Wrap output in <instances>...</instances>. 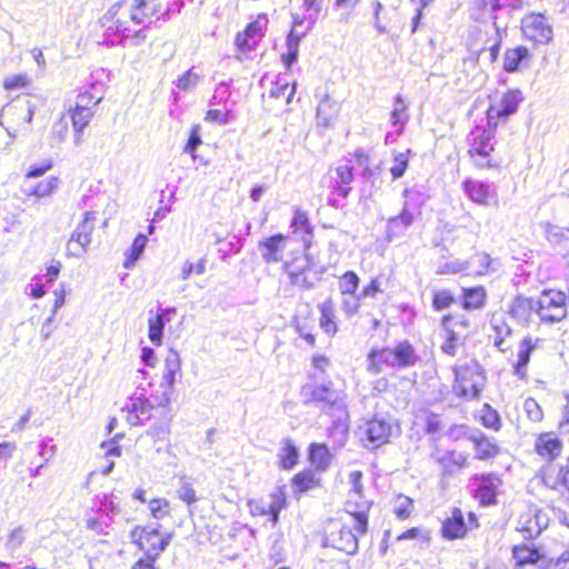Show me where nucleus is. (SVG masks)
I'll return each instance as SVG.
<instances>
[{"mask_svg": "<svg viewBox=\"0 0 569 569\" xmlns=\"http://www.w3.org/2000/svg\"><path fill=\"white\" fill-rule=\"evenodd\" d=\"M420 357L409 341H401L393 348L372 350L368 356V369L379 373L386 368L407 369L416 366Z\"/></svg>", "mask_w": 569, "mask_h": 569, "instance_id": "1", "label": "nucleus"}, {"mask_svg": "<svg viewBox=\"0 0 569 569\" xmlns=\"http://www.w3.org/2000/svg\"><path fill=\"white\" fill-rule=\"evenodd\" d=\"M456 392L467 399H477L485 386V372L478 362H471L455 369Z\"/></svg>", "mask_w": 569, "mask_h": 569, "instance_id": "2", "label": "nucleus"}, {"mask_svg": "<svg viewBox=\"0 0 569 569\" xmlns=\"http://www.w3.org/2000/svg\"><path fill=\"white\" fill-rule=\"evenodd\" d=\"M403 196L406 200L401 212L388 220L387 236L389 240L403 234L413 222V209H418L425 202V194L418 190L406 189Z\"/></svg>", "mask_w": 569, "mask_h": 569, "instance_id": "3", "label": "nucleus"}, {"mask_svg": "<svg viewBox=\"0 0 569 569\" xmlns=\"http://www.w3.org/2000/svg\"><path fill=\"white\" fill-rule=\"evenodd\" d=\"M366 440L375 448L389 441L392 436L400 433V426L388 415H375L363 427Z\"/></svg>", "mask_w": 569, "mask_h": 569, "instance_id": "4", "label": "nucleus"}, {"mask_svg": "<svg viewBox=\"0 0 569 569\" xmlns=\"http://www.w3.org/2000/svg\"><path fill=\"white\" fill-rule=\"evenodd\" d=\"M306 402L317 405L322 411L338 419L346 411L343 392L332 389L331 383L315 386L310 392V398Z\"/></svg>", "mask_w": 569, "mask_h": 569, "instance_id": "5", "label": "nucleus"}, {"mask_svg": "<svg viewBox=\"0 0 569 569\" xmlns=\"http://www.w3.org/2000/svg\"><path fill=\"white\" fill-rule=\"evenodd\" d=\"M522 100L523 96L519 89H509L505 92L499 106L490 104L487 110L488 127L496 128L499 120H506L516 113Z\"/></svg>", "mask_w": 569, "mask_h": 569, "instance_id": "6", "label": "nucleus"}, {"mask_svg": "<svg viewBox=\"0 0 569 569\" xmlns=\"http://www.w3.org/2000/svg\"><path fill=\"white\" fill-rule=\"evenodd\" d=\"M521 30L523 36L537 43H549L553 38L552 27L547 23L542 13H530L522 18Z\"/></svg>", "mask_w": 569, "mask_h": 569, "instance_id": "7", "label": "nucleus"}, {"mask_svg": "<svg viewBox=\"0 0 569 569\" xmlns=\"http://www.w3.org/2000/svg\"><path fill=\"white\" fill-rule=\"evenodd\" d=\"M319 13L320 12L312 11L310 14L306 16L308 27L305 31L298 32L296 30H290L287 33V51L281 54V62L287 70L291 69L292 66L298 61L300 42L315 28Z\"/></svg>", "mask_w": 569, "mask_h": 569, "instance_id": "8", "label": "nucleus"}, {"mask_svg": "<svg viewBox=\"0 0 569 569\" xmlns=\"http://www.w3.org/2000/svg\"><path fill=\"white\" fill-rule=\"evenodd\" d=\"M172 539V533H167L161 537L158 527L143 528L137 545L140 550H143L146 556L150 558H159V556L167 549Z\"/></svg>", "mask_w": 569, "mask_h": 569, "instance_id": "9", "label": "nucleus"}, {"mask_svg": "<svg viewBox=\"0 0 569 569\" xmlns=\"http://www.w3.org/2000/svg\"><path fill=\"white\" fill-rule=\"evenodd\" d=\"M325 545L331 546L348 555H355L358 551V538L350 527L340 526L332 530L326 538Z\"/></svg>", "mask_w": 569, "mask_h": 569, "instance_id": "10", "label": "nucleus"}, {"mask_svg": "<svg viewBox=\"0 0 569 569\" xmlns=\"http://www.w3.org/2000/svg\"><path fill=\"white\" fill-rule=\"evenodd\" d=\"M548 527V517L541 511L522 513L518 521V530L525 539L537 538Z\"/></svg>", "mask_w": 569, "mask_h": 569, "instance_id": "11", "label": "nucleus"}, {"mask_svg": "<svg viewBox=\"0 0 569 569\" xmlns=\"http://www.w3.org/2000/svg\"><path fill=\"white\" fill-rule=\"evenodd\" d=\"M287 239L286 236L278 233L259 241L258 250L266 263H277L282 260Z\"/></svg>", "mask_w": 569, "mask_h": 569, "instance_id": "12", "label": "nucleus"}, {"mask_svg": "<svg viewBox=\"0 0 569 569\" xmlns=\"http://www.w3.org/2000/svg\"><path fill=\"white\" fill-rule=\"evenodd\" d=\"M532 58V53L525 46L508 48L503 53V70L507 73L519 72L522 68L528 67Z\"/></svg>", "mask_w": 569, "mask_h": 569, "instance_id": "13", "label": "nucleus"}, {"mask_svg": "<svg viewBox=\"0 0 569 569\" xmlns=\"http://www.w3.org/2000/svg\"><path fill=\"white\" fill-rule=\"evenodd\" d=\"M535 449L543 459L553 460L561 453L562 442L553 432H545L537 437Z\"/></svg>", "mask_w": 569, "mask_h": 569, "instance_id": "14", "label": "nucleus"}, {"mask_svg": "<svg viewBox=\"0 0 569 569\" xmlns=\"http://www.w3.org/2000/svg\"><path fill=\"white\" fill-rule=\"evenodd\" d=\"M479 485L475 490V497L481 505L489 506L496 503V489L501 483L500 479L493 475H481L475 477Z\"/></svg>", "mask_w": 569, "mask_h": 569, "instance_id": "15", "label": "nucleus"}, {"mask_svg": "<svg viewBox=\"0 0 569 569\" xmlns=\"http://www.w3.org/2000/svg\"><path fill=\"white\" fill-rule=\"evenodd\" d=\"M340 111L339 103L331 97L326 94L319 102L317 108V127L328 129L332 126Z\"/></svg>", "mask_w": 569, "mask_h": 569, "instance_id": "16", "label": "nucleus"}, {"mask_svg": "<svg viewBox=\"0 0 569 569\" xmlns=\"http://www.w3.org/2000/svg\"><path fill=\"white\" fill-rule=\"evenodd\" d=\"M512 318L520 323H528L532 315H537L536 300L523 296H518L509 310Z\"/></svg>", "mask_w": 569, "mask_h": 569, "instance_id": "17", "label": "nucleus"}, {"mask_svg": "<svg viewBox=\"0 0 569 569\" xmlns=\"http://www.w3.org/2000/svg\"><path fill=\"white\" fill-rule=\"evenodd\" d=\"M467 531L465 519L460 509L455 508L451 517L442 522L441 532L447 539H458L465 536Z\"/></svg>", "mask_w": 569, "mask_h": 569, "instance_id": "18", "label": "nucleus"}, {"mask_svg": "<svg viewBox=\"0 0 569 569\" xmlns=\"http://www.w3.org/2000/svg\"><path fill=\"white\" fill-rule=\"evenodd\" d=\"M408 102L401 94H397L390 112V122L397 133H401L409 121Z\"/></svg>", "mask_w": 569, "mask_h": 569, "instance_id": "19", "label": "nucleus"}, {"mask_svg": "<svg viewBox=\"0 0 569 569\" xmlns=\"http://www.w3.org/2000/svg\"><path fill=\"white\" fill-rule=\"evenodd\" d=\"M468 150L469 156L479 168H493L498 162L493 160L491 153L493 151L492 144H470Z\"/></svg>", "mask_w": 569, "mask_h": 569, "instance_id": "20", "label": "nucleus"}, {"mask_svg": "<svg viewBox=\"0 0 569 569\" xmlns=\"http://www.w3.org/2000/svg\"><path fill=\"white\" fill-rule=\"evenodd\" d=\"M469 439L475 443L476 458L479 460L493 458L499 452L498 446L480 432L471 435Z\"/></svg>", "mask_w": 569, "mask_h": 569, "instance_id": "21", "label": "nucleus"}, {"mask_svg": "<svg viewBox=\"0 0 569 569\" xmlns=\"http://www.w3.org/2000/svg\"><path fill=\"white\" fill-rule=\"evenodd\" d=\"M463 190L473 202L481 206L489 204L490 191L488 184L481 181L466 180Z\"/></svg>", "mask_w": 569, "mask_h": 569, "instance_id": "22", "label": "nucleus"}, {"mask_svg": "<svg viewBox=\"0 0 569 569\" xmlns=\"http://www.w3.org/2000/svg\"><path fill=\"white\" fill-rule=\"evenodd\" d=\"M90 243V238L73 230L66 246V256L69 258H82L88 252Z\"/></svg>", "mask_w": 569, "mask_h": 569, "instance_id": "23", "label": "nucleus"}, {"mask_svg": "<svg viewBox=\"0 0 569 569\" xmlns=\"http://www.w3.org/2000/svg\"><path fill=\"white\" fill-rule=\"evenodd\" d=\"M512 556L517 567L537 563L541 558V553L533 545H519L512 548Z\"/></svg>", "mask_w": 569, "mask_h": 569, "instance_id": "24", "label": "nucleus"}, {"mask_svg": "<svg viewBox=\"0 0 569 569\" xmlns=\"http://www.w3.org/2000/svg\"><path fill=\"white\" fill-rule=\"evenodd\" d=\"M293 233L298 234L303 242L305 247L308 248L312 240V226L305 212L297 211L291 222Z\"/></svg>", "mask_w": 569, "mask_h": 569, "instance_id": "25", "label": "nucleus"}, {"mask_svg": "<svg viewBox=\"0 0 569 569\" xmlns=\"http://www.w3.org/2000/svg\"><path fill=\"white\" fill-rule=\"evenodd\" d=\"M309 457L316 469L325 471L331 462V453L326 445L312 443L309 448Z\"/></svg>", "mask_w": 569, "mask_h": 569, "instance_id": "26", "label": "nucleus"}, {"mask_svg": "<svg viewBox=\"0 0 569 569\" xmlns=\"http://www.w3.org/2000/svg\"><path fill=\"white\" fill-rule=\"evenodd\" d=\"M319 310H320V313H321V317H320V327L321 329L330 335V336H333L337 330H338V327L336 325V321H335V309H333V303L331 300H326L325 302H322L320 306H319Z\"/></svg>", "mask_w": 569, "mask_h": 569, "instance_id": "27", "label": "nucleus"}, {"mask_svg": "<svg viewBox=\"0 0 569 569\" xmlns=\"http://www.w3.org/2000/svg\"><path fill=\"white\" fill-rule=\"evenodd\" d=\"M181 361L179 353L176 350H170L164 360L163 380L169 388H172L176 382V376L180 372Z\"/></svg>", "mask_w": 569, "mask_h": 569, "instance_id": "28", "label": "nucleus"}, {"mask_svg": "<svg viewBox=\"0 0 569 569\" xmlns=\"http://www.w3.org/2000/svg\"><path fill=\"white\" fill-rule=\"evenodd\" d=\"M533 348L535 345L532 343L531 338H525L520 343L518 360L515 365V375L521 379L526 377V367L530 360V355Z\"/></svg>", "mask_w": 569, "mask_h": 569, "instance_id": "29", "label": "nucleus"}, {"mask_svg": "<svg viewBox=\"0 0 569 569\" xmlns=\"http://www.w3.org/2000/svg\"><path fill=\"white\" fill-rule=\"evenodd\" d=\"M565 300L566 296L563 292L545 290L536 300L537 315L540 313V311H548V308H552L553 306H566Z\"/></svg>", "mask_w": 569, "mask_h": 569, "instance_id": "30", "label": "nucleus"}, {"mask_svg": "<svg viewBox=\"0 0 569 569\" xmlns=\"http://www.w3.org/2000/svg\"><path fill=\"white\" fill-rule=\"evenodd\" d=\"M69 113H70V119H71L73 131H74V139L79 140L80 133L89 124V122L93 116V111L92 110H81L78 108H70Z\"/></svg>", "mask_w": 569, "mask_h": 569, "instance_id": "31", "label": "nucleus"}, {"mask_svg": "<svg viewBox=\"0 0 569 569\" xmlns=\"http://www.w3.org/2000/svg\"><path fill=\"white\" fill-rule=\"evenodd\" d=\"M151 402L143 397H137L132 399L130 412L134 415V418H129L131 423H139L141 420H147L150 418V412L152 410Z\"/></svg>", "mask_w": 569, "mask_h": 569, "instance_id": "32", "label": "nucleus"}, {"mask_svg": "<svg viewBox=\"0 0 569 569\" xmlns=\"http://www.w3.org/2000/svg\"><path fill=\"white\" fill-rule=\"evenodd\" d=\"M298 448L293 445V442L286 438L282 441V447L279 451V459L281 467L283 469H291L298 461Z\"/></svg>", "mask_w": 569, "mask_h": 569, "instance_id": "33", "label": "nucleus"}, {"mask_svg": "<svg viewBox=\"0 0 569 569\" xmlns=\"http://www.w3.org/2000/svg\"><path fill=\"white\" fill-rule=\"evenodd\" d=\"M486 300V291L482 287H475L463 289V308L465 309H480L483 307Z\"/></svg>", "mask_w": 569, "mask_h": 569, "instance_id": "34", "label": "nucleus"}, {"mask_svg": "<svg viewBox=\"0 0 569 569\" xmlns=\"http://www.w3.org/2000/svg\"><path fill=\"white\" fill-rule=\"evenodd\" d=\"M147 242H148V238H147V236H144L142 233H139L134 238L131 248L127 252V259L123 263L124 268L129 269L137 262V260L142 254V252L147 246Z\"/></svg>", "mask_w": 569, "mask_h": 569, "instance_id": "35", "label": "nucleus"}, {"mask_svg": "<svg viewBox=\"0 0 569 569\" xmlns=\"http://www.w3.org/2000/svg\"><path fill=\"white\" fill-rule=\"evenodd\" d=\"M8 111L16 110L21 113L23 120L30 123L34 114V104L31 103L29 96L16 99L11 104L7 106Z\"/></svg>", "mask_w": 569, "mask_h": 569, "instance_id": "36", "label": "nucleus"}, {"mask_svg": "<svg viewBox=\"0 0 569 569\" xmlns=\"http://www.w3.org/2000/svg\"><path fill=\"white\" fill-rule=\"evenodd\" d=\"M99 511L108 517L119 515L120 500L114 493H104L99 503Z\"/></svg>", "mask_w": 569, "mask_h": 569, "instance_id": "37", "label": "nucleus"}, {"mask_svg": "<svg viewBox=\"0 0 569 569\" xmlns=\"http://www.w3.org/2000/svg\"><path fill=\"white\" fill-rule=\"evenodd\" d=\"M200 79L201 76L194 72V68H190L178 77V79L174 81V84L182 91H191L198 86Z\"/></svg>", "mask_w": 569, "mask_h": 569, "instance_id": "38", "label": "nucleus"}, {"mask_svg": "<svg viewBox=\"0 0 569 569\" xmlns=\"http://www.w3.org/2000/svg\"><path fill=\"white\" fill-rule=\"evenodd\" d=\"M167 322L163 320V316H156L149 319V339L156 345L162 343L163 329Z\"/></svg>", "mask_w": 569, "mask_h": 569, "instance_id": "39", "label": "nucleus"}, {"mask_svg": "<svg viewBox=\"0 0 569 569\" xmlns=\"http://www.w3.org/2000/svg\"><path fill=\"white\" fill-rule=\"evenodd\" d=\"M283 271L288 274L289 280L292 279V274H302L306 271H311V262L308 256L303 258H297L291 262L283 264Z\"/></svg>", "mask_w": 569, "mask_h": 569, "instance_id": "40", "label": "nucleus"}, {"mask_svg": "<svg viewBox=\"0 0 569 569\" xmlns=\"http://www.w3.org/2000/svg\"><path fill=\"white\" fill-rule=\"evenodd\" d=\"M177 496L188 506H191L198 501L196 490L192 483L187 481L186 477H182L179 481V486L177 488Z\"/></svg>", "mask_w": 569, "mask_h": 569, "instance_id": "41", "label": "nucleus"}, {"mask_svg": "<svg viewBox=\"0 0 569 569\" xmlns=\"http://www.w3.org/2000/svg\"><path fill=\"white\" fill-rule=\"evenodd\" d=\"M359 287V277L353 271H347L339 281L341 295H355Z\"/></svg>", "mask_w": 569, "mask_h": 569, "instance_id": "42", "label": "nucleus"}, {"mask_svg": "<svg viewBox=\"0 0 569 569\" xmlns=\"http://www.w3.org/2000/svg\"><path fill=\"white\" fill-rule=\"evenodd\" d=\"M268 21V16L260 13L254 21L247 24L244 30L247 33L252 34V37H257V40L260 41L267 30Z\"/></svg>", "mask_w": 569, "mask_h": 569, "instance_id": "43", "label": "nucleus"}, {"mask_svg": "<svg viewBox=\"0 0 569 569\" xmlns=\"http://www.w3.org/2000/svg\"><path fill=\"white\" fill-rule=\"evenodd\" d=\"M130 34V27L128 21L116 19L114 22L107 27V37H117L120 39V43H124Z\"/></svg>", "mask_w": 569, "mask_h": 569, "instance_id": "44", "label": "nucleus"}, {"mask_svg": "<svg viewBox=\"0 0 569 569\" xmlns=\"http://www.w3.org/2000/svg\"><path fill=\"white\" fill-rule=\"evenodd\" d=\"M293 485L300 490V491H307L311 488H313L318 480L316 479L315 473L311 470H305L299 473H297L293 479Z\"/></svg>", "mask_w": 569, "mask_h": 569, "instance_id": "45", "label": "nucleus"}, {"mask_svg": "<svg viewBox=\"0 0 569 569\" xmlns=\"http://www.w3.org/2000/svg\"><path fill=\"white\" fill-rule=\"evenodd\" d=\"M97 220V213L94 211H86L82 220L77 224L76 231L90 238L92 241V232L94 230V222Z\"/></svg>", "mask_w": 569, "mask_h": 569, "instance_id": "46", "label": "nucleus"}, {"mask_svg": "<svg viewBox=\"0 0 569 569\" xmlns=\"http://www.w3.org/2000/svg\"><path fill=\"white\" fill-rule=\"evenodd\" d=\"M58 178L50 177L46 181L39 182L29 193V196H36L38 198L49 197L58 188Z\"/></svg>", "mask_w": 569, "mask_h": 569, "instance_id": "47", "label": "nucleus"}, {"mask_svg": "<svg viewBox=\"0 0 569 569\" xmlns=\"http://www.w3.org/2000/svg\"><path fill=\"white\" fill-rule=\"evenodd\" d=\"M491 325L496 331L495 345L500 350L503 351L502 343H503L506 337H508L511 333V329L502 319H498L496 317H493Z\"/></svg>", "mask_w": 569, "mask_h": 569, "instance_id": "48", "label": "nucleus"}, {"mask_svg": "<svg viewBox=\"0 0 569 569\" xmlns=\"http://www.w3.org/2000/svg\"><path fill=\"white\" fill-rule=\"evenodd\" d=\"M258 43L257 37H252L246 30L238 32L234 39V44L241 52L253 50Z\"/></svg>", "mask_w": 569, "mask_h": 569, "instance_id": "49", "label": "nucleus"}, {"mask_svg": "<svg viewBox=\"0 0 569 569\" xmlns=\"http://www.w3.org/2000/svg\"><path fill=\"white\" fill-rule=\"evenodd\" d=\"M133 8L142 11V16L153 17L158 14L162 6L158 0H133Z\"/></svg>", "mask_w": 569, "mask_h": 569, "instance_id": "50", "label": "nucleus"}, {"mask_svg": "<svg viewBox=\"0 0 569 569\" xmlns=\"http://www.w3.org/2000/svg\"><path fill=\"white\" fill-rule=\"evenodd\" d=\"M317 281H319V278L316 276L311 277V271H306L302 274L293 273L292 279H290V283L293 287H297L302 290L312 289Z\"/></svg>", "mask_w": 569, "mask_h": 569, "instance_id": "51", "label": "nucleus"}, {"mask_svg": "<svg viewBox=\"0 0 569 569\" xmlns=\"http://www.w3.org/2000/svg\"><path fill=\"white\" fill-rule=\"evenodd\" d=\"M455 302L453 296L448 290H438L433 292L432 307L437 311L449 308Z\"/></svg>", "mask_w": 569, "mask_h": 569, "instance_id": "52", "label": "nucleus"}, {"mask_svg": "<svg viewBox=\"0 0 569 569\" xmlns=\"http://www.w3.org/2000/svg\"><path fill=\"white\" fill-rule=\"evenodd\" d=\"M567 315L566 306H553L552 308H548V311H540L538 313L541 321L545 322H559L562 320Z\"/></svg>", "mask_w": 569, "mask_h": 569, "instance_id": "53", "label": "nucleus"}, {"mask_svg": "<svg viewBox=\"0 0 569 569\" xmlns=\"http://www.w3.org/2000/svg\"><path fill=\"white\" fill-rule=\"evenodd\" d=\"M342 302H341V309L347 315V317L351 318L353 317L359 308H360V300L362 299L360 293L358 296L356 295H342Z\"/></svg>", "mask_w": 569, "mask_h": 569, "instance_id": "54", "label": "nucleus"}, {"mask_svg": "<svg viewBox=\"0 0 569 569\" xmlns=\"http://www.w3.org/2000/svg\"><path fill=\"white\" fill-rule=\"evenodd\" d=\"M271 501L268 503V511L280 512L287 506L284 486L279 487L270 495Z\"/></svg>", "mask_w": 569, "mask_h": 569, "instance_id": "55", "label": "nucleus"}, {"mask_svg": "<svg viewBox=\"0 0 569 569\" xmlns=\"http://www.w3.org/2000/svg\"><path fill=\"white\" fill-rule=\"evenodd\" d=\"M149 509L153 518L163 519L170 512V503L166 499H152Z\"/></svg>", "mask_w": 569, "mask_h": 569, "instance_id": "56", "label": "nucleus"}, {"mask_svg": "<svg viewBox=\"0 0 569 569\" xmlns=\"http://www.w3.org/2000/svg\"><path fill=\"white\" fill-rule=\"evenodd\" d=\"M408 152H399L393 158V164L390 168V172L393 179H399L403 176L407 167H408Z\"/></svg>", "mask_w": 569, "mask_h": 569, "instance_id": "57", "label": "nucleus"}, {"mask_svg": "<svg viewBox=\"0 0 569 569\" xmlns=\"http://www.w3.org/2000/svg\"><path fill=\"white\" fill-rule=\"evenodd\" d=\"M30 83V78L24 73L13 74L11 77H7L3 81V88L6 90H18L22 88H27Z\"/></svg>", "mask_w": 569, "mask_h": 569, "instance_id": "58", "label": "nucleus"}, {"mask_svg": "<svg viewBox=\"0 0 569 569\" xmlns=\"http://www.w3.org/2000/svg\"><path fill=\"white\" fill-rule=\"evenodd\" d=\"M441 461L445 463L446 468H449V465H453L458 468H463L467 466L468 456L460 451H450L443 456Z\"/></svg>", "mask_w": 569, "mask_h": 569, "instance_id": "59", "label": "nucleus"}, {"mask_svg": "<svg viewBox=\"0 0 569 569\" xmlns=\"http://www.w3.org/2000/svg\"><path fill=\"white\" fill-rule=\"evenodd\" d=\"M100 100L101 98H94L91 93L86 91L77 96L76 104L73 108L81 110H92V108H94Z\"/></svg>", "mask_w": 569, "mask_h": 569, "instance_id": "60", "label": "nucleus"}, {"mask_svg": "<svg viewBox=\"0 0 569 569\" xmlns=\"http://www.w3.org/2000/svg\"><path fill=\"white\" fill-rule=\"evenodd\" d=\"M348 512L353 517V527L359 533H365L367 531L368 517L365 511H353L351 510V505H347Z\"/></svg>", "mask_w": 569, "mask_h": 569, "instance_id": "61", "label": "nucleus"}, {"mask_svg": "<svg viewBox=\"0 0 569 569\" xmlns=\"http://www.w3.org/2000/svg\"><path fill=\"white\" fill-rule=\"evenodd\" d=\"M290 83L287 80H281V78L278 76L276 81L272 82L271 89H270V97L274 99H279L286 94V91L289 89Z\"/></svg>", "mask_w": 569, "mask_h": 569, "instance_id": "62", "label": "nucleus"}, {"mask_svg": "<svg viewBox=\"0 0 569 569\" xmlns=\"http://www.w3.org/2000/svg\"><path fill=\"white\" fill-rule=\"evenodd\" d=\"M151 23L152 22L150 21L149 23L144 24L141 29L129 34L127 40L130 42L131 46H140L147 40V31L150 29Z\"/></svg>", "mask_w": 569, "mask_h": 569, "instance_id": "63", "label": "nucleus"}, {"mask_svg": "<svg viewBox=\"0 0 569 569\" xmlns=\"http://www.w3.org/2000/svg\"><path fill=\"white\" fill-rule=\"evenodd\" d=\"M525 409L531 420L540 421L542 419V410L533 399H527L525 401Z\"/></svg>", "mask_w": 569, "mask_h": 569, "instance_id": "64", "label": "nucleus"}]
</instances>
